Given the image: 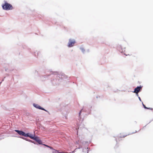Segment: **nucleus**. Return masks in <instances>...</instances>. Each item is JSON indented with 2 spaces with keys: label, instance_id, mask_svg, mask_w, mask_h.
I'll return each instance as SVG.
<instances>
[{
  "label": "nucleus",
  "instance_id": "obj_1",
  "mask_svg": "<svg viewBox=\"0 0 153 153\" xmlns=\"http://www.w3.org/2000/svg\"><path fill=\"white\" fill-rule=\"evenodd\" d=\"M2 6L3 9L6 10H12L13 9L12 6L7 2H5Z\"/></svg>",
  "mask_w": 153,
  "mask_h": 153
},
{
  "label": "nucleus",
  "instance_id": "obj_2",
  "mask_svg": "<svg viewBox=\"0 0 153 153\" xmlns=\"http://www.w3.org/2000/svg\"><path fill=\"white\" fill-rule=\"evenodd\" d=\"M15 131L16 132L20 135H22L25 137H27L29 136V133L25 134L24 132L22 131L18 130H15Z\"/></svg>",
  "mask_w": 153,
  "mask_h": 153
},
{
  "label": "nucleus",
  "instance_id": "obj_3",
  "mask_svg": "<svg viewBox=\"0 0 153 153\" xmlns=\"http://www.w3.org/2000/svg\"><path fill=\"white\" fill-rule=\"evenodd\" d=\"M75 43V40H72L71 39H70L68 44V46L69 47H72L74 45Z\"/></svg>",
  "mask_w": 153,
  "mask_h": 153
},
{
  "label": "nucleus",
  "instance_id": "obj_4",
  "mask_svg": "<svg viewBox=\"0 0 153 153\" xmlns=\"http://www.w3.org/2000/svg\"><path fill=\"white\" fill-rule=\"evenodd\" d=\"M142 87L140 86H138L134 89V90L133 92L134 93L138 94V93L140 91Z\"/></svg>",
  "mask_w": 153,
  "mask_h": 153
},
{
  "label": "nucleus",
  "instance_id": "obj_5",
  "mask_svg": "<svg viewBox=\"0 0 153 153\" xmlns=\"http://www.w3.org/2000/svg\"><path fill=\"white\" fill-rule=\"evenodd\" d=\"M34 140H36V142H37L39 144H41L42 142L41 140H40L39 137H35V138L34 139Z\"/></svg>",
  "mask_w": 153,
  "mask_h": 153
},
{
  "label": "nucleus",
  "instance_id": "obj_6",
  "mask_svg": "<svg viewBox=\"0 0 153 153\" xmlns=\"http://www.w3.org/2000/svg\"><path fill=\"white\" fill-rule=\"evenodd\" d=\"M33 105L35 107H36L37 108L39 109H41V110L45 111H46L44 108L41 107V106L38 105H35V104H34Z\"/></svg>",
  "mask_w": 153,
  "mask_h": 153
},
{
  "label": "nucleus",
  "instance_id": "obj_7",
  "mask_svg": "<svg viewBox=\"0 0 153 153\" xmlns=\"http://www.w3.org/2000/svg\"><path fill=\"white\" fill-rule=\"evenodd\" d=\"M52 153H62V152H59L58 150L55 149H53V150H52Z\"/></svg>",
  "mask_w": 153,
  "mask_h": 153
},
{
  "label": "nucleus",
  "instance_id": "obj_8",
  "mask_svg": "<svg viewBox=\"0 0 153 153\" xmlns=\"http://www.w3.org/2000/svg\"><path fill=\"white\" fill-rule=\"evenodd\" d=\"M27 137H29L30 138H31V139H33V140H34V139L35 138V137L33 136V135H30L29 134V136H27Z\"/></svg>",
  "mask_w": 153,
  "mask_h": 153
},
{
  "label": "nucleus",
  "instance_id": "obj_9",
  "mask_svg": "<svg viewBox=\"0 0 153 153\" xmlns=\"http://www.w3.org/2000/svg\"><path fill=\"white\" fill-rule=\"evenodd\" d=\"M143 105L144 107V108H145V109H150V108H148L147 107H146L145 105H144L143 104Z\"/></svg>",
  "mask_w": 153,
  "mask_h": 153
},
{
  "label": "nucleus",
  "instance_id": "obj_10",
  "mask_svg": "<svg viewBox=\"0 0 153 153\" xmlns=\"http://www.w3.org/2000/svg\"><path fill=\"white\" fill-rule=\"evenodd\" d=\"M49 148H50L51 149H52V150H53V148L52 147H51V146H49Z\"/></svg>",
  "mask_w": 153,
  "mask_h": 153
},
{
  "label": "nucleus",
  "instance_id": "obj_11",
  "mask_svg": "<svg viewBox=\"0 0 153 153\" xmlns=\"http://www.w3.org/2000/svg\"><path fill=\"white\" fill-rule=\"evenodd\" d=\"M82 109L80 111V112H79V115H80V114H81V113L82 111Z\"/></svg>",
  "mask_w": 153,
  "mask_h": 153
},
{
  "label": "nucleus",
  "instance_id": "obj_12",
  "mask_svg": "<svg viewBox=\"0 0 153 153\" xmlns=\"http://www.w3.org/2000/svg\"><path fill=\"white\" fill-rule=\"evenodd\" d=\"M45 145V146H46V147H48V148H49V146H48V145Z\"/></svg>",
  "mask_w": 153,
  "mask_h": 153
},
{
  "label": "nucleus",
  "instance_id": "obj_13",
  "mask_svg": "<svg viewBox=\"0 0 153 153\" xmlns=\"http://www.w3.org/2000/svg\"><path fill=\"white\" fill-rule=\"evenodd\" d=\"M62 153H68V152H62Z\"/></svg>",
  "mask_w": 153,
  "mask_h": 153
},
{
  "label": "nucleus",
  "instance_id": "obj_14",
  "mask_svg": "<svg viewBox=\"0 0 153 153\" xmlns=\"http://www.w3.org/2000/svg\"><path fill=\"white\" fill-rule=\"evenodd\" d=\"M139 99H140V97H139Z\"/></svg>",
  "mask_w": 153,
  "mask_h": 153
}]
</instances>
